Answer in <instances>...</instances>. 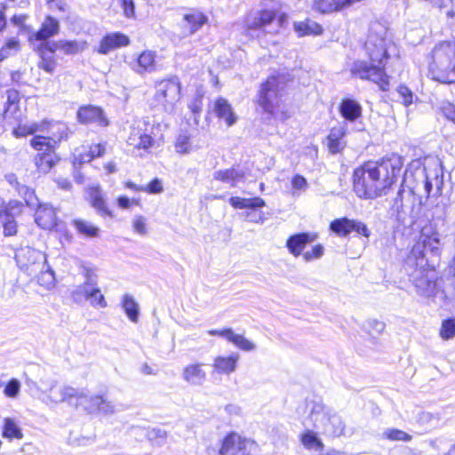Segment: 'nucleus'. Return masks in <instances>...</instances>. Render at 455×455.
Returning <instances> with one entry per match:
<instances>
[{
  "label": "nucleus",
  "mask_w": 455,
  "mask_h": 455,
  "mask_svg": "<svg viewBox=\"0 0 455 455\" xmlns=\"http://www.w3.org/2000/svg\"><path fill=\"white\" fill-rule=\"evenodd\" d=\"M40 124V132L48 134L49 139L56 146L62 140L68 138V127L60 121L44 119Z\"/></svg>",
  "instance_id": "obj_15"
},
{
  "label": "nucleus",
  "mask_w": 455,
  "mask_h": 455,
  "mask_svg": "<svg viewBox=\"0 0 455 455\" xmlns=\"http://www.w3.org/2000/svg\"><path fill=\"white\" fill-rule=\"evenodd\" d=\"M428 71L435 81L455 83V40L435 44L429 55Z\"/></svg>",
  "instance_id": "obj_4"
},
{
  "label": "nucleus",
  "mask_w": 455,
  "mask_h": 455,
  "mask_svg": "<svg viewBox=\"0 0 455 455\" xmlns=\"http://www.w3.org/2000/svg\"><path fill=\"white\" fill-rule=\"evenodd\" d=\"M440 336L444 340L451 339L455 336V317H450L442 322Z\"/></svg>",
  "instance_id": "obj_41"
},
{
  "label": "nucleus",
  "mask_w": 455,
  "mask_h": 455,
  "mask_svg": "<svg viewBox=\"0 0 455 455\" xmlns=\"http://www.w3.org/2000/svg\"><path fill=\"white\" fill-rule=\"evenodd\" d=\"M228 334H229L228 341L233 343L241 350L252 351L255 349V345L251 340L247 339L244 336L235 334L233 331L232 332H228Z\"/></svg>",
  "instance_id": "obj_39"
},
{
  "label": "nucleus",
  "mask_w": 455,
  "mask_h": 455,
  "mask_svg": "<svg viewBox=\"0 0 455 455\" xmlns=\"http://www.w3.org/2000/svg\"><path fill=\"white\" fill-rule=\"evenodd\" d=\"M36 223L43 229H52L57 226L55 209L49 204H39L36 206Z\"/></svg>",
  "instance_id": "obj_17"
},
{
  "label": "nucleus",
  "mask_w": 455,
  "mask_h": 455,
  "mask_svg": "<svg viewBox=\"0 0 455 455\" xmlns=\"http://www.w3.org/2000/svg\"><path fill=\"white\" fill-rule=\"evenodd\" d=\"M293 27L299 36L320 35L323 32V28L318 23L311 20L294 22Z\"/></svg>",
  "instance_id": "obj_33"
},
{
  "label": "nucleus",
  "mask_w": 455,
  "mask_h": 455,
  "mask_svg": "<svg viewBox=\"0 0 455 455\" xmlns=\"http://www.w3.org/2000/svg\"><path fill=\"white\" fill-rule=\"evenodd\" d=\"M258 451L259 446L254 441L232 432L223 439L220 455H255Z\"/></svg>",
  "instance_id": "obj_8"
},
{
  "label": "nucleus",
  "mask_w": 455,
  "mask_h": 455,
  "mask_svg": "<svg viewBox=\"0 0 455 455\" xmlns=\"http://www.w3.org/2000/svg\"><path fill=\"white\" fill-rule=\"evenodd\" d=\"M208 21L207 16L198 10H192L183 16L184 31L183 35H192L198 31Z\"/></svg>",
  "instance_id": "obj_21"
},
{
  "label": "nucleus",
  "mask_w": 455,
  "mask_h": 455,
  "mask_svg": "<svg viewBox=\"0 0 455 455\" xmlns=\"http://www.w3.org/2000/svg\"><path fill=\"white\" fill-rule=\"evenodd\" d=\"M80 392L84 398L81 400L77 399L78 405H83L89 413L99 412L100 403H102V396L94 395L88 397L83 391Z\"/></svg>",
  "instance_id": "obj_37"
},
{
  "label": "nucleus",
  "mask_w": 455,
  "mask_h": 455,
  "mask_svg": "<svg viewBox=\"0 0 455 455\" xmlns=\"http://www.w3.org/2000/svg\"><path fill=\"white\" fill-rule=\"evenodd\" d=\"M97 291L95 287H90L84 283L76 287L75 290L71 292V298L76 303H81L84 300H88L90 296L92 295V292Z\"/></svg>",
  "instance_id": "obj_38"
},
{
  "label": "nucleus",
  "mask_w": 455,
  "mask_h": 455,
  "mask_svg": "<svg viewBox=\"0 0 455 455\" xmlns=\"http://www.w3.org/2000/svg\"><path fill=\"white\" fill-rule=\"evenodd\" d=\"M402 165L400 157L395 156L364 163L355 169L353 173L355 193L363 199H374L386 195L400 174Z\"/></svg>",
  "instance_id": "obj_2"
},
{
  "label": "nucleus",
  "mask_w": 455,
  "mask_h": 455,
  "mask_svg": "<svg viewBox=\"0 0 455 455\" xmlns=\"http://www.w3.org/2000/svg\"><path fill=\"white\" fill-rule=\"evenodd\" d=\"M3 47L10 52L11 51L18 52L20 50V41L16 37H11L6 41Z\"/></svg>",
  "instance_id": "obj_64"
},
{
  "label": "nucleus",
  "mask_w": 455,
  "mask_h": 455,
  "mask_svg": "<svg viewBox=\"0 0 455 455\" xmlns=\"http://www.w3.org/2000/svg\"><path fill=\"white\" fill-rule=\"evenodd\" d=\"M133 229L136 233L144 235L147 234L145 219L142 216H136L132 223Z\"/></svg>",
  "instance_id": "obj_58"
},
{
  "label": "nucleus",
  "mask_w": 455,
  "mask_h": 455,
  "mask_svg": "<svg viewBox=\"0 0 455 455\" xmlns=\"http://www.w3.org/2000/svg\"><path fill=\"white\" fill-rule=\"evenodd\" d=\"M145 122L139 121L136 125L132 127L128 137V144L136 148L148 149L154 144V139L148 132Z\"/></svg>",
  "instance_id": "obj_13"
},
{
  "label": "nucleus",
  "mask_w": 455,
  "mask_h": 455,
  "mask_svg": "<svg viewBox=\"0 0 455 455\" xmlns=\"http://www.w3.org/2000/svg\"><path fill=\"white\" fill-rule=\"evenodd\" d=\"M81 274L84 278V284L92 287H98V275L96 273V269L88 267L83 266L81 269Z\"/></svg>",
  "instance_id": "obj_42"
},
{
  "label": "nucleus",
  "mask_w": 455,
  "mask_h": 455,
  "mask_svg": "<svg viewBox=\"0 0 455 455\" xmlns=\"http://www.w3.org/2000/svg\"><path fill=\"white\" fill-rule=\"evenodd\" d=\"M38 67L49 74L53 73L55 68L54 58L41 60Z\"/></svg>",
  "instance_id": "obj_63"
},
{
  "label": "nucleus",
  "mask_w": 455,
  "mask_h": 455,
  "mask_svg": "<svg viewBox=\"0 0 455 455\" xmlns=\"http://www.w3.org/2000/svg\"><path fill=\"white\" fill-rule=\"evenodd\" d=\"M397 93L403 100V104L406 107L410 106L413 102L414 94L411 89L405 85H399L397 87Z\"/></svg>",
  "instance_id": "obj_54"
},
{
  "label": "nucleus",
  "mask_w": 455,
  "mask_h": 455,
  "mask_svg": "<svg viewBox=\"0 0 455 455\" xmlns=\"http://www.w3.org/2000/svg\"><path fill=\"white\" fill-rule=\"evenodd\" d=\"M427 174L432 175V183L434 184L435 192L433 196H438L442 193L443 185V172L441 165L436 167Z\"/></svg>",
  "instance_id": "obj_43"
},
{
  "label": "nucleus",
  "mask_w": 455,
  "mask_h": 455,
  "mask_svg": "<svg viewBox=\"0 0 455 455\" xmlns=\"http://www.w3.org/2000/svg\"><path fill=\"white\" fill-rule=\"evenodd\" d=\"M346 133L347 128L345 125H339L331 129L327 137V143L331 154L339 153L345 148L346 142L343 139Z\"/></svg>",
  "instance_id": "obj_26"
},
{
  "label": "nucleus",
  "mask_w": 455,
  "mask_h": 455,
  "mask_svg": "<svg viewBox=\"0 0 455 455\" xmlns=\"http://www.w3.org/2000/svg\"><path fill=\"white\" fill-rule=\"evenodd\" d=\"M238 361L239 355L236 353L227 356H216L212 363V373L229 375L236 370Z\"/></svg>",
  "instance_id": "obj_20"
},
{
  "label": "nucleus",
  "mask_w": 455,
  "mask_h": 455,
  "mask_svg": "<svg viewBox=\"0 0 455 455\" xmlns=\"http://www.w3.org/2000/svg\"><path fill=\"white\" fill-rule=\"evenodd\" d=\"M291 184L293 189L292 196H298L300 192L306 191L308 188L307 179L300 174H295L291 178Z\"/></svg>",
  "instance_id": "obj_46"
},
{
  "label": "nucleus",
  "mask_w": 455,
  "mask_h": 455,
  "mask_svg": "<svg viewBox=\"0 0 455 455\" xmlns=\"http://www.w3.org/2000/svg\"><path fill=\"white\" fill-rule=\"evenodd\" d=\"M213 178L234 188L244 178V172L238 166H233L229 169L214 172Z\"/></svg>",
  "instance_id": "obj_27"
},
{
  "label": "nucleus",
  "mask_w": 455,
  "mask_h": 455,
  "mask_svg": "<svg viewBox=\"0 0 455 455\" xmlns=\"http://www.w3.org/2000/svg\"><path fill=\"white\" fill-rule=\"evenodd\" d=\"M403 193V190L399 189L394 202V207L396 209V220L404 228H413L419 219L421 207L419 204L404 205L402 198Z\"/></svg>",
  "instance_id": "obj_12"
},
{
  "label": "nucleus",
  "mask_w": 455,
  "mask_h": 455,
  "mask_svg": "<svg viewBox=\"0 0 455 455\" xmlns=\"http://www.w3.org/2000/svg\"><path fill=\"white\" fill-rule=\"evenodd\" d=\"M26 204L31 208L34 209L36 206L39 205V200L35 193V190L30 188L28 193L23 197Z\"/></svg>",
  "instance_id": "obj_61"
},
{
  "label": "nucleus",
  "mask_w": 455,
  "mask_h": 455,
  "mask_svg": "<svg viewBox=\"0 0 455 455\" xmlns=\"http://www.w3.org/2000/svg\"><path fill=\"white\" fill-rule=\"evenodd\" d=\"M213 111L220 119H223L226 122L228 126H231L236 122V116L232 106L222 97L215 100Z\"/></svg>",
  "instance_id": "obj_28"
},
{
  "label": "nucleus",
  "mask_w": 455,
  "mask_h": 455,
  "mask_svg": "<svg viewBox=\"0 0 455 455\" xmlns=\"http://www.w3.org/2000/svg\"><path fill=\"white\" fill-rule=\"evenodd\" d=\"M144 191L148 194H160L164 191L163 182L160 179H153L146 187Z\"/></svg>",
  "instance_id": "obj_56"
},
{
  "label": "nucleus",
  "mask_w": 455,
  "mask_h": 455,
  "mask_svg": "<svg viewBox=\"0 0 455 455\" xmlns=\"http://www.w3.org/2000/svg\"><path fill=\"white\" fill-rule=\"evenodd\" d=\"M37 282L41 286H44L47 289H50L53 286L55 282L53 271L47 267L46 270L41 271L40 275H38Z\"/></svg>",
  "instance_id": "obj_49"
},
{
  "label": "nucleus",
  "mask_w": 455,
  "mask_h": 455,
  "mask_svg": "<svg viewBox=\"0 0 455 455\" xmlns=\"http://www.w3.org/2000/svg\"><path fill=\"white\" fill-rule=\"evenodd\" d=\"M204 364L196 363L184 367L182 379L192 386H202L207 378V373L203 368Z\"/></svg>",
  "instance_id": "obj_23"
},
{
  "label": "nucleus",
  "mask_w": 455,
  "mask_h": 455,
  "mask_svg": "<svg viewBox=\"0 0 455 455\" xmlns=\"http://www.w3.org/2000/svg\"><path fill=\"white\" fill-rule=\"evenodd\" d=\"M315 234L311 233H298L291 235L286 241V247L290 253L293 256L298 257L301 254L302 251L307 244L314 242L316 239Z\"/></svg>",
  "instance_id": "obj_19"
},
{
  "label": "nucleus",
  "mask_w": 455,
  "mask_h": 455,
  "mask_svg": "<svg viewBox=\"0 0 455 455\" xmlns=\"http://www.w3.org/2000/svg\"><path fill=\"white\" fill-rule=\"evenodd\" d=\"M72 225L75 227L76 232L84 237L94 238L98 237L100 235V228L88 220L75 219L72 220Z\"/></svg>",
  "instance_id": "obj_30"
},
{
  "label": "nucleus",
  "mask_w": 455,
  "mask_h": 455,
  "mask_svg": "<svg viewBox=\"0 0 455 455\" xmlns=\"http://www.w3.org/2000/svg\"><path fill=\"white\" fill-rule=\"evenodd\" d=\"M422 176L424 177V189L427 194V196L429 197L432 192L435 190L434 184L432 183V175L427 174L426 169L423 168L420 170Z\"/></svg>",
  "instance_id": "obj_59"
},
{
  "label": "nucleus",
  "mask_w": 455,
  "mask_h": 455,
  "mask_svg": "<svg viewBox=\"0 0 455 455\" xmlns=\"http://www.w3.org/2000/svg\"><path fill=\"white\" fill-rule=\"evenodd\" d=\"M3 436L8 439H21L23 435L16 422L12 419L7 418L3 426Z\"/></svg>",
  "instance_id": "obj_36"
},
{
  "label": "nucleus",
  "mask_w": 455,
  "mask_h": 455,
  "mask_svg": "<svg viewBox=\"0 0 455 455\" xmlns=\"http://www.w3.org/2000/svg\"><path fill=\"white\" fill-rule=\"evenodd\" d=\"M181 84L178 76H173L155 84L154 102L168 114L174 113L180 100Z\"/></svg>",
  "instance_id": "obj_6"
},
{
  "label": "nucleus",
  "mask_w": 455,
  "mask_h": 455,
  "mask_svg": "<svg viewBox=\"0 0 455 455\" xmlns=\"http://www.w3.org/2000/svg\"><path fill=\"white\" fill-rule=\"evenodd\" d=\"M37 132H40V124L37 123H32L30 124H23L19 125L16 129L13 130V134L19 138V137H25L27 135H33L36 133Z\"/></svg>",
  "instance_id": "obj_44"
},
{
  "label": "nucleus",
  "mask_w": 455,
  "mask_h": 455,
  "mask_svg": "<svg viewBox=\"0 0 455 455\" xmlns=\"http://www.w3.org/2000/svg\"><path fill=\"white\" fill-rule=\"evenodd\" d=\"M330 230L340 237L347 236L353 232L366 238L371 235V231L365 223L347 217L332 220L330 223Z\"/></svg>",
  "instance_id": "obj_11"
},
{
  "label": "nucleus",
  "mask_w": 455,
  "mask_h": 455,
  "mask_svg": "<svg viewBox=\"0 0 455 455\" xmlns=\"http://www.w3.org/2000/svg\"><path fill=\"white\" fill-rule=\"evenodd\" d=\"M202 96L196 95L194 100L189 103L188 108L195 115H199L202 112Z\"/></svg>",
  "instance_id": "obj_62"
},
{
  "label": "nucleus",
  "mask_w": 455,
  "mask_h": 455,
  "mask_svg": "<svg viewBox=\"0 0 455 455\" xmlns=\"http://www.w3.org/2000/svg\"><path fill=\"white\" fill-rule=\"evenodd\" d=\"M121 306L125 315L132 323H137L140 315L139 304L130 294H124L121 300Z\"/></svg>",
  "instance_id": "obj_32"
},
{
  "label": "nucleus",
  "mask_w": 455,
  "mask_h": 455,
  "mask_svg": "<svg viewBox=\"0 0 455 455\" xmlns=\"http://www.w3.org/2000/svg\"><path fill=\"white\" fill-rule=\"evenodd\" d=\"M95 290L97 291H93L92 292V295L90 296L89 298V302L91 304V306H92L93 307H100V308H105L108 307V303L106 301V299L104 297V295L100 292V290L99 287H95Z\"/></svg>",
  "instance_id": "obj_52"
},
{
  "label": "nucleus",
  "mask_w": 455,
  "mask_h": 455,
  "mask_svg": "<svg viewBox=\"0 0 455 455\" xmlns=\"http://www.w3.org/2000/svg\"><path fill=\"white\" fill-rule=\"evenodd\" d=\"M439 109L446 119L455 124V105L453 103L449 101L442 102Z\"/></svg>",
  "instance_id": "obj_53"
},
{
  "label": "nucleus",
  "mask_w": 455,
  "mask_h": 455,
  "mask_svg": "<svg viewBox=\"0 0 455 455\" xmlns=\"http://www.w3.org/2000/svg\"><path fill=\"white\" fill-rule=\"evenodd\" d=\"M79 123L84 124H96L99 126H107L108 121L101 108L86 105L79 108L76 113Z\"/></svg>",
  "instance_id": "obj_14"
},
{
  "label": "nucleus",
  "mask_w": 455,
  "mask_h": 455,
  "mask_svg": "<svg viewBox=\"0 0 455 455\" xmlns=\"http://www.w3.org/2000/svg\"><path fill=\"white\" fill-rule=\"evenodd\" d=\"M88 196L91 206L96 211L97 214L102 218H112L113 212L108 208L104 194L100 187H91L88 188Z\"/></svg>",
  "instance_id": "obj_18"
},
{
  "label": "nucleus",
  "mask_w": 455,
  "mask_h": 455,
  "mask_svg": "<svg viewBox=\"0 0 455 455\" xmlns=\"http://www.w3.org/2000/svg\"><path fill=\"white\" fill-rule=\"evenodd\" d=\"M276 17L272 10H261L249 16L246 20L248 29H259L270 24Z\"/></svg>",
  "instance_id": "obj_25"
},
{
  "label": "nucleus",
  "mask_w": 455,
  "mask_h": 455,
  "mask_svg": "<svg viewBox=\"0 0 455 455\" xmlns=\"http://www.w3.org/2000/svg\"><path fill=\"white\" fill-rule=\"evenodd\" d=\"M307 407L309 409L308 420L312 427L320 433L328 436H339L344 431V423L341 418L326 411L324 405L320 402H308Z\"/></svg>",
  "instance_id": "obj_5"
},
{
  "label": "nucleus",
  "mask_w": 455,
  "mask_h": 455,
  "mask_svg": "<svg viewBox=\"0 0 455 455\" xmlns=\"http://www.w3.org/2000/svg\"><path fill=\"white\" fill-rule=\"evenodd\" d=\"M323 246L321 244L315 245L311 251H307L302 254L305 261H312L320 259L323 255Z\"/></svg>",
  "instance_id": "obj_55"
},
{
  "label": "nucleus",
  "mask_w": 455,
  "mask_h": 455,
  "mask_svg": "<svg viewBox=\"0 0 455 455\" xmlns=\"http://www.w3.org/2000/svg\"><path fill=\"white\" fill-rule=\"evenodd\" d=\"M440 235L432 225L421 228L419 239L404 259V270L413 283L418 295L434 300L438 295L443 298L436 283V275L428 268L427 252L432 256L440 254Z\"/></svg>",
  "instance_id": "obj_1"
},
{
  "label": "nucleus",
  "mask_w": 455,
  "mask_h": 455,
  "mask_svg": "<svg viewBox=\"0 0 455 455\" xmlns=\"http://www.w3.org/2000/svg\"><path fill=\"white\" fill-rule=\"evenodd\" d=\"M229 204L235 209H248L242 213L244 220L253 223H263L265 217L259 209L266 205V202L259 196L243 198L239 196H232L229 198Z\"/></svg>",
  "instance_id": "obj_10"
},
{
  "label": "nucleus",
  "mask_w": 455,
  "mask_h": 455,
  "mask_svg": "<svg viewBox=\"0 0 455 455\" xmlns=\"http://www.w3.org/2000/svg\"><path fill=\"white\" fill-rule=\"evenodd\" d=\"M175 148L176 151L180 154L190 152L191 144L189 142V136L187 134H180L175 142Z\"/></svg>",
  "instance_id": "obj_51"
},
{
  "label": "nucleus",
  "mask_w": 455,
  "mask_h": 455,
  "mask_svg": "<svg viewBox=\"0 0 455 455\" xmlns=\"http://www.w3.org/2000/svg\"><path fill=\"white\" fill-rule=\"evenodd\" d=\"M300 442L303 446L307 450H314L322 451L323 450V443L318 438L317 434L312 430H306L300 435Z\"/></svg>",
  "instance_id": "obj_34"
},
{
  "label": "nucleus",
  "mask_w": 455,
  "mask_h": 455,
  "mask_svg": "<svg viewBox=\"0 0 455 455\" xmlns=\"http://www.w3.org/2000/svg\"><path fill=\"white\" fill-rule=\"evenodd\" d=\"M41 391L44 395L43 401L46 404L59 403L63 402L70 403L73 398L83 399L80 390L67 385H58L55 379H42Z\"/></svg>",
  "instance_id": "obj_7"
},
{
  "label": "nucleus",
  "mask_w": 455,
  "mask_h": 455,
  "mask_svg": "<svg viewBox=\"0 0 455 455\" xmlns=\"http://www.w3.org/2000/svg\"><path fill=\"white\" fill-rule=\"evenodd\" d=\"M105 151H106L105 144L98 143V144L92 145L90 147V150H89L90 158L88 159V161L91 159H93L95 157H100V156H103Z\"/></svg>",
  "instance_id": "obj_60"
},
{
  "label": "nucleus",
  "mask_w": 455,
  "mask_h": 455,
  "mask_svg": "<svg viewBox=\"0 0 455 455\" xmlns=\"http://www.w3.org/2000/svg\"><path fill=\"white\" fill-rule=\"evenodd\" d=\"M58 44L59 50L66 54H76L81 50L80 44L76 41L60 40Z\"/></svg>",
  "instance_id": "obj_50"
},
{
  "label": "nucleus",
  "mask_w": 455,
  "mask_h": 455,
  "mask_svg": "<svg viewBox=\"0 0 455 455\" xmlns=\"http://www.w3.org/2000/svg\"><path fill=\"white\" fill-rule=\"evenodd\" d=\"M383 436L391 441L409 442L411 440V435L403 430L396 428H388L385 430Z\"/></svg>",
  "instance_id": "obj_45"
},
{
  "label": "nucleus",
  "mask_w": 455,
  "mask_h": 455,
  "mask_svg": "<svg viewBox=\"0 0 455 455\" xmlns=\"http://www.w3.org/2000/svg\"><path fill=\"white\" fill-rule=\"evenodd\" d=\"M279 79L277 76H269L258 92L257 102L265 113L273 115L279 102Z\"/></svg>",
  "instance_id": "obj_9"
},
{
  "label": "nucleus",
  "mask_w": 455,
  "mask_h": 455,
  "mask_svg": "<svg viewBox=\"0 0 455 455\" xmlns=\"http://www.w3.org/2000/svg\"><path fill=\"white\" fill-rule=\"evenodd\" d=\"M156 55L153 52L144 51L141 52L134 67L135 72L143 74L145 72H152L155 69Z\"/></svg>",
  "instance_id": "obj_29"
},
{
  "label": "nucleus",
  "mask_w": 455,
  "mask_h": 455,
  "mask_svg": "<svg viewBox=\"0 0 455 455\" xmlns=\"http://www.w3.org/2000/svg\"><path fill=\"white\" fill-rule=\"evenodd\" d=\"M60 32V22L59 20L51 16H46L45 20L42 23L38 31H36L31 37L30 40L36 41H46L49 38L58 35Z\"/></svg>",
  "instance_id": "obj_24"
},
{
  "label": "nucleus",
  "mask_w": 455,
  "mask_h": 455,
  "mask_svg": "<svg viewBox=\"0 0 455 455\" xmlns=\"http://www.w3.org/2000/svg\"><path fill=\"white\" fill-rule=\"evenodd\" d=\"M30 146L38 153H47L55 149V145L48 136L35 135L30 140Z\"/></svg>",
  "instance_id": "obj_35"
},
{
  "label": "nucleus",
  "mask_w": 455,
  "mask_h": 455,
  "mask_svg": "<svg viewBox=\"0 0 455 455\" xmlns=\"http://www.w3.org/2000/svg\"><path fill=\"white\" fill-rule=\"evenodd\" d=\"M365 50L370 62L355 60L352 63L350 73L353 76L369 80L377 84L381 91L389 89V79L385 72V62L388 59L387 41L383 36H377L371 30L365 42Z\"/></svg>",
  "instance_id": "obj_3"
},
{
  "label": "nucleus",
  "mask_w": 455,
  "mask_h": 455,
  "mask_svg": "<svg viewBox=\"0 0 455 455\" xmlns=\"http://www.w3.org/2000/svg\"><path fill=\"white\" fill-rule=\"evenodd\" d=\"M130 38L121 32L106 34L100 42L97 52L100 54H108L110 52L129 45Z\"/></svg>",
  "instance_id": "obj_16"
},
{
  "label": "nucleus",
  "mask_w": 455,
  "mask_h": 455,
  "mask_svg": "<svg viewBox=\"0 0 455 455\" xmlns=\"http://www.w3.org/2000/svg\"><path fill=\"white\" fill-rule=\"evenodd\" d=\"M6 103L4 112H15L20 100V92L16 89H9L6 91Z\"/></svg>",
  "instance_id": "obj_40"
},
{
  "label": "nucleus",
  "mask_w": 455,
  "mask_h": 455,
  "mask_svg": "<svg viewBox=\"0 0 455 455\" xmlns=\"http://www.w3.org/2000/svg\"><path fill=\"white\" fill-rule=\"evenodd\" d=\"M340 116L348 123H354L362 116L361 104L354 99L345 98L339 106Z\"/></svg>",
  "instance_id": "obj_22"
},
{
  "label": "nucleus",
  "mask_w": 455,
  "mask_h": 455,
  "mask_svg": "<svg viewBox=\"0 0 455 455\" xmlns=\"http://www.w3.org/2000/svg\"><path fill=\"white\" fill-rule=\"evenodd\" d=\"M121 6L126 18L135 17V4L133 0H121Z\"/></svg>",
  "instance_id": "obj_57"
},
{
  "label": "nucleus",
  "mask_w": 455,
  "mask_h": 455,
  "mask_svg": "<svg viewBox=\"0 0 455 455\" xmlns=\"http://www.w3.org/2000/svg\"><path fill=\"white\" fill-rule=\"evenodd\" d=\"M59 158L53 151L38 153L35 157V164L39 172L47 173L56 164Z\"/></svg>",
  "instance_id": "obj_31"
},
{
  "label": "nucleus",
  "mask_w": 455,
  "mask_h": 455,
  "mask_svg": "<svg viewBox=\"0 0 455 455\" xmlns=\"http://www.w3.org/2000/svg\"><path fill=\"white\" fill-rule=\"evenodd\" d=\"M20 381L12 378L4 386V395L8 398H16L20 392Z\"/></svg>",
  "instance_id": "obj_47"
},
{
  "label": "nucleus",
  "mask_w": 455,
  "mask_h": 455,
  "mask_svg": "<svg viewBox=\"0 0 455 455\" xmlns=\"http://www.w3.org/2000/svg\"><path fill=\"white\" fill-rule=\"evenodd\" d=\"M23 204L18 200H10L7 204L1 198L0 209L18 216L21 213Z\"/></svg>",
  "instance_id": "obj_48"
}]
</instances>
